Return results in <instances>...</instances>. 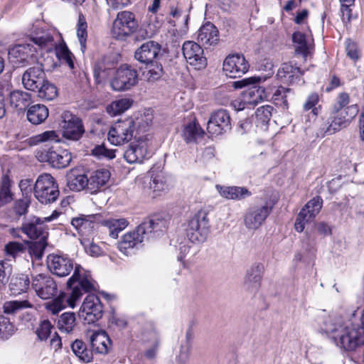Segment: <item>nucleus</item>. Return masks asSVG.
Returning <instances> with one entry per match:
<instances>
[{"instance_id":"nucleus-22","label":"nucleus","mask_w":364,"mask_h":364,"mask_svg":"<svg viewBox=\"0 0 364 364\" xmlns=\"http://www.w3.org/2000/svg\"><path fill=\"white\" fill-rule=\"evenodd\" d=\"M149 156L147 143L144 141L130 144L124 152V157L129 164L141 163Z\"/></svg>"},{"instance_id":"nucleus-27","label":"nucleus","mask_w":364,"mask_h":364,"mask_svg":"<svg viewBox=\"0 0 364 364\" xmlns=\"http://www.w3.org/2000/svg\"><path fill=\"white\" fill-rule=\"evenodd\" d=\"M110 178V172L107 169L102 168L92 171L87 177V191L95 194L107 184Z\"/></svg>"},{"instance_id":"nucleus-43","label":"nucleus","mask_w":364,"mask_h":364,"mask_svg":"<svg viewBox=\"0 0 364 364\" xmlns=\"http://www.w3.org/2000/svg\"><path fill=\"white\" fill-rule=\"evenodd\" d=\"M53 328V325L48 319L43 318L37 323L34 332L38 341H46L50 336Z\"/></svg>"},{"instance_id":"nucleus-47","label":"nucleus","mask_w":364,"mask_h":364,"mask_svg":"<svg viewBox=\"0 0 364 364\" xmlns=\"http://www.w3.org/2000/svg\"><path fill=\"white\" fill-rule=\"evenodd\" d=\"M293 42L296 45V52L306 56L311 48V43L307 41L306 36L301 32H295L292 36Z\"/></svg>"},{"instance_id":"nucleus-44","label":"nucleus","mask_w":364,"mask_h":364,"mask_svg":"<svg viewBox=\"0 0 364 364\" xmlns=\"http://www.w3.org/2000/svg\"><path fill=\"white\" fill-rule=\"evenodd\" d=\"M76 325V316L73 312H65L60 316L58 326L60 331L70 333Z\"/></svg>"},{"instance_id":"nucleus-56","label":"nucleus","mask_w":364,"mask_h":364,"mask_svg":"<svg viewBox=\"0 0 364 364\" xmlns=\"http://www.w3.org/2000/svg\"><path fill=\"white\" fill-rule=\"evenodd\" d=\"M16 331L14 325L3 315H0V337L7 339Z\"/></svg>"},{"instance_id":"nucleus-28","label":"nucleus","mask_w":364,"mask_h":364,"mask_svg":"<svg viewBox=\"0 0 364 364\" xmlns=\"http://www.w3.org/2000/svg\"><path fill=\"white\" fill-rule=\"evenodd\" d=\"M143 183L148 185L147 187H144L146 193L152 198L159 196L167 188L166 178L163 173H152L151 177H144Z\"/></svg>"},{"instance_id":"nucleus-57","label":"nucleus","mask_w":364,"mask_h":364,"mask_svg":"<svg viewBox=\"0 0 364 364\" xmlns=\"http://www.w3.org/2000/svg\"><path fill=\"white\" fill-rule=\"evenodd\" d=\"M350 102L349 95L346 92L338 94L336 103L332 107V113H336L343 109H345Z\"/></svg>"},{"instance_id":"nucleus-5","label":"nucleus","mask_w":364,"mask_h":364,"mask_svg":"<svg viewBox=\"0 0 364 364\" xmlns=\"http://www.w3.org/2000/svg\"><path fill=\"white\" fill-rule=\"evenodd\" d=\"M186 235L193 243L204 242L210 232L209 219L205 210L196 213L187 223Z\"/></svg>"},{"instance_id":"nucleus-24","label":"nucleus","mask_w":364,"mask_h":364,"mask_svg":"<svg viewBox=\"0 0 364 364\" xmlns=\"http://www.w3.org/2000/svg\"><path fill=\"white\" fill-rule=\"evenodd\" d=\"M197 39L199 43L208 48L218 43L219 31L213 23L206 22L198 30Z\"/></svg>"},{"instance_id":"nucleus-64","label":"nucleus","mask_w":364,"mask_h":364,"mask_svg":"<svg viewBox=\"0 0 364 364\" xmlns=\"http://www.w3.org/2000/svg\"><path fill=\"white\" fill-rule=\"evenodd\" d=\"M72 225L79 232H82L83 229L91 225V223L85 217H76L71 220Z\"/></svg>"},{"instance_id":"nucleus-53","label":"nucleus","mask_w":364,"mask_h":364,"mask_svg":"<svg viewBox=\"0 0 364 364\" xmlns=\"http://www.w3.org/2000/svg\"><path fill=\"white\" fill-rule=\"evenodd\" d=\"M36 92L39 97L46 100H52L58 95L56 87L46 79L45 80V83H43L42 86Z\"/></svg>"},{"instance_id":"nucleus-55","label":"nucleus","mask_w":364,"mask_h":364,"mask_svg":"<svg viewBox=\"0 0 364 364\" xmlns=\"http://www.w3.org/2000/svg\"><path fill=\"white\" fill-rule=\"evenodd\" d=\"M31 144H38L39 143L47 141L58 142L60 141L59 136L55 131H46L41 134L33 136L30 139Z\"/></svg>"},{"instance_id":"nucleus-8","label":"nucleus","mask_w":364,"mask_h":364,"mask_svg":"<svg viewBox=\"0 0 364 364\" xmlns=\"http://www.w3.org/2000/svg\"><path fill=\"white\" fill-rule=\"evenodd\" d=\"M138 82V73L131 65H121L114 73L110 86L115 91L130 90Z\"/></svg>"},{"instance_id":"nucleus-50","label":"nucleus","mask_w":364,"mask_h":364,"mask_svg":"<svg viewBox=\"0 0 364 364\" xmlns=\"http://www.w3.org/2000/svg\"><path fill=\"white\" fill-rule=\"evenodd\" d=\"M191 348L192 343L191 333L187 332L186 335V341L183 343L181 344L179 353L176 357V360L178 363L181 364H185L188 361L191 356Z\"/></svg>"},{"instance_id":"nucleus-59","label":"nucleus","mask_w":364,"mask_h":364,"mask_svg":"<svg viewBox=\"0 0 364 364\" xmlns=\"http://www.w3.org/2000/svg\"><path fill=\"white\" fill-rule=\"evenodd\" d=\"M46 245V240H39L38 242H33L29 246V253L39 259L43 255Z\"/></svg>"},{"instance_id":"nucleus-54","label":"nucleus","mask_w":364,"mask_h":364,"mask_svg":"<svg viewBox=\"0 0 364 364\" xmlns=\"http://www.w3.org/2000/svg\"><path fill=\"white\" fill-rule=\"evenodd\" d=\"M31 306L32 305L26 300L9 301L4 304L3 309L5 314H12L20 309L31 308Z\"/></svg>"},{"instance_id":"nucleus-52","label":"nucleus","mask_w":364,"mask_h":364,"mask_svg":"<svg viewBox=\"0 0 364 364\" xmlns=\"http://www.w3.org/2000/svg\"><path fill=\"white\" fill-rule=\"evenodd\" d=\"M322 203V198L319 196H316L310 200L301 210H305L306 215L309 216V218L314 220L321 209Z\"/></svg>"},{"instance_id":"nucleus-36","label":"nucleus","mask_w":364,"mask_h":364,"mask_svg":"<svg viewBox=\"0 0 364 364\" xmlns=\"http://www.w3.org/2000/svg\"><path fill=\"white\" fill-rule=\"evenodd\" d=\"M71 349L78 359L83 363H90L93 359L92 350L82 340L76 339L71 344Z\"/></svg>"},{"instance_id":"nucleus-45","label":"nucleus","mask_w":364,"mask_h":364,"mask_svg":"<svg viewBox=\"0 0 364 364\" xmlns=\"http://www.w3.org/2000/svg\"><path fill=\"white\" fill-rule=\"evenodd\" d=\"M133 101L132 100L123 98L112 102L107 107L106 109L110 115L116 116L129 109Z\"/></svg>"},{"instance_id":"nucleus-11","label":"nucleus","mask_w":364,"mask_h":364,"mask_svg":"<svg viewBox=\"0 0 364 364\" xmlns=\"http://www.w3.org/2000/svg\"><path fill=\"white\" fill-rule=\"evenodd\" d=\"M272 207L267 203L250 206L243 216L244 225L246 228L250 230H257L264 223L272 212Z\"/></svg>"},{"instance_id":"nucleus-38","label":"nucleus","mask_w":364,"mask_h":364,"mask_svg":"<svg viewBox=\"0 0 364 364\" xmlns=\"http://www.w3.org/2000/svg\"><path fill=\"white\" fill-rule=\"evenodd\" d=\"M31 39L35 44L47 50H51L55 46L53 37L48 31L39 30L31 36Z\"/></svg>"},{"instance_id":"nucleus-25","label":"nucleus","mask_w":364,"mask_h":364,"mask_svg":"<svg viewBox=\"0 0 364 364\" xmlns=\"http://www.w3.org/2000/svg\"><path fill=\"white\" fill-rule=\"evenodd\" d=\"M42 154V160L49 163L53 167L56 168L67 167L72 160L71 153L66 149H62L59 151L48 149Z\"/></svg>"},{"instance_id":"nucleus-58","label":"nucleus","mask_w":364,"mask_h":364,"mask_svg":"<svg viewBox=\"0 0 364 364\" xmlns=\"http://www.w3.org/2000/svg\"><path fill=\"white\" fill-rule=\"evenodd\" d=\"M29 203L30 200L26 197H23L22 199L16 200L13 205L14 212L18 216H22L26 214L29 207Z\"/></svg>"},{"instance_id":"nucleus-9","label":"nucleus","mask_w":364,"mask_h":364,"mask_svg":"<svg viewBox=\"0 0 364 364\" xmlns=\"http://www.w3.org/2000/svg\"><path fill=\"white\" fill-rule=\"evenodd\" d=\"M136 27L134 14L127 11H121L113 22L112 34L116 39L124 40L134 33Z\"/></svg>"},{"instance_id":"nucleus-2","label":"nucleus","mask_w":364,"mask_h":364,"mask_svg":"<svg viewBox=\"0 0 364 364\" xmlns=\"http://www.w3.org/2000/svg\"><path fill=\"white\" fill-rule=\"evenodd\" d=\"M324 331L331 334L336 345L352 351L364 344V328L341 318H330L324 322Z\"/></svg>"},{"instance_id":"nucleus-32","label":"nucleus","mask_w":364,"mask_h":364,"mask_svg":"<svg viewBox=\"0 0 364 364\" xmlns=\"http://www.w3.org/2000/svg\"><path fill=\"white\" fill-rule=\"evenodd\" d=\"M302 74L300 68L293 66L291 63H283L277 70V76L283 82L292 84Z\"/></svg>"},{"instance_id":"nucleus-51","label":"nucleus","mask_w":364,"mask_h":364,"mask_svg":"<svg viewBox=\"0 0 364 364\" xmlns=\"http://www.w3.org/2000/svg\"><path fill=\"white\" fill-rule=\"evenodd\" d=\"M273 107L264 105L259 107L255 112L257 126L267 125L272 117Z\"/></svg>"},{"instance_id":"nucleus-40","label":"nucleus","mask_w":364,"mask_h":364,"mask_svg":"<svg viewBox=\"0 0 364 364\" xmlns=\"http://www.w3.org/2000/svg\"><path fill=\"white\" fill-rule=\"evenodd\" d=\"M31 97L26 92L15 90L10 94V104L20 110L25 109L30 103Z\"/></svg>"},{"instance_id":"nucleus-12","label":"nucleus","mask_w":364,"mask_h":364,"mask_svg":"<svg viewBox=\"0 0 364 364\" xmlns=\"http://www.w3.org/2000/svg\"><path fill=\"white\" fill-rule=\"evenodd\" d=\"M135 122L132 118L115 123L109 129L108 140L114 145H120L130 141L134 135Z\"/></svg>"},{"instance_id":"nucleus-19","label":"nucleus","mask_w":364,"mask_h":364,"mask_svg":"<svg viewBox=\"0 0 364 364\" xmlns=\"http://www.w3.org/2000/svg\"><path fill=\"white\" fill-rule=\"evenodd\" d=\"M161 46L157 42L149 41L144 43L134 52V58L143 64H150L157 60Z\"/></svg>"},{"instance_id":"nucleus-20","label":"nucleus","mask_w":364,"mask_h":364,"mask_svg":"<svg viewBox=\"0 0 364 364\" xmlns=\"http://www.w3.org/2000/svg\"><path fill=\"white\" fill-rule=\"evenodd\" d=\"M46 73L41 66L27 69L22 76L23 87L28 90L36 92L45 83Z\"/></svg>"},{"instance_id":"nucleus-4","label":"nucleus","mask_w":364,"mask_h":364,"mask_svg":"<svg viewBox=\"0 0 364 364\" xmlns=\"http://www.w3.org/2000/svg\"><path fill=\"white\" fill-rule=\"evenodd\" d=\"M358 111L357 105L347 106L336 113H332L331 111L330 118L321 127V132L323 134H333L341 129L346 127L358 114Z\"/></svg>"},{"instance_id":"nucleus-37","label":"nucleus","mask_w":364,"mask_h":364,"mask_svg":"<svg viewBox=\"0 0 364 364\" xmlns=\"http://www.w3.org/2000/svg\"><path fill=\"white\" fill-rule=\"evenodd\" d=\"M146 65V70L143 73V75L146 82L154 83L161 79L164 70L160 63L156 60Z\"/></svg>"},{"instance_id":"nucleus-18","label":"nucleus","mask_w":364,"mask_h":364,"mask_svg":"<svg viewBox=\"0 0 364 364\" xmlns=\"http://www.w3.org/2000/svg\"><path fill=\"white\" fill-rule=\"evenodd\" d=\"M47 266L51 273L59 277L68 276L74 268L71 259L54 254L48 256Z\"/></svg>"},{"instance_id":"nucleus-10","label":"nucleus","mask_w":364,"mask_h":364,"mask_svg":"<svg viewBox=\"0 0 364 364\" xmlns=\"http://www.w3.org/2000/svg\"><path fill=\"white\" fill-rule=\"evenodd\" d=\"M59 215V212L54 210L53 213L48 217H33L30 221L23 224L21 227L22 232L32 240H46L48 233L46 230L44 223L51 222L56 219Z\"/></svg>"},{"instance_id":"nucleus-49","label":"nucleus","mask_w":364,"mask_h":364,"mask_svg":"<svg viewBox=\"0 0 364 364\" xmlns=\"http://www.w3.org/2000/svg\"><path fill=\"white\" fill-rule=\"evenodd\" d=\"M112 67V63L106 64V58L96 64L94 69V77L97 83H101L109 75Z\"/></svg>"},{"instance_id":"nucleus-60","label":"nucleus","mask_w":364,"mask_h":364,"mask_svg":"<svg viewBox=\"0 0 364 364\" xmlns=\"http://www.w3.org/2000/svg\"><path fill=\"white\" fill-rule=\"evenodd\" d=\"M25 250L23 244L18 242H10L5 246V252L7 255L15 258L18 254Z\"/></svg>"},{"instance_id":"nucleus-61","label":"nucleus","mask_w":364,"mask_h":364,"mask_svg":"<svg viewBox=\"0 0 364 364\" xmlns=\"http://www.w3.org/2000/svg\"><path fill=\"white\" fill-rule=\"evenodd\" d=\"M311 220L312 219L309 218V216L306 215L305 210H300L294 224L295 230L299 232H301L304 230L305 224L310 223Z\"/></svg>"},{"instance_id":"nucleus-21","label":"nucleus","mask_w":364,"mask_h":364,"mask_svg":"<svg viewBox=\"0 0 364 364\" xmlns=\"http://www.w3.org/2000/svg\"><path fill=\"white\" fill-rule=\"evenodd\" d=\"M264 273V265L257 262L253 264L247 271L245 277L243 287L245 290L251 294L256 293L261 284V279Z\"/></svg>"},{"instance_id":"nucleus-3","label":"nucleus","mask_w":364,"mask_h":364,"mask_svg":"<svg viewBox=\"0 0 364 364\" xmlns=\"http://www.w3.org/2000/svg\"><path fill=\"white\" fill-rule=\"evenodd\" d=\"M266 77L254 76L232 82V86L235 89H241L248 87L242 94L243 102L248 105H256L267 98V92L265 89L258 85L262 81H264Z\"/></svg>"},{"instance_id":"nucleus-17","label":"nucleus","mask_w":364,"mask_h":364,"mask_svg":"<svg viewBox=\"0 0 364 364\" xmlns=\"http://www.w3.org/2000/svg\"><path fill=\"white\" fill-rule=\"evenodd\" d=\"M183 54L186 61L196 69L200 70L207 65L201 46L193 41H186L182 47Z\"/></svg>"},{"instance_id":"nucleus-31","label":"nucleus","mask_w":364,"mask_h":364,"mask_svg":"<svg viewBox=\"0 0 364 364\" xmlns=\"http://www.w3.org/2000/svg\"><path fill=\"white\" fill-rule=\"evenodd\" d=\"M138 337L144 344L160 343L159 331L152 321H146L142 324Z\"/></svg>"},{"instance_id":"nucleus-62","label":"nucleus","mask_w":364,"mask_h":364,"mask_svg":"<svg viewBox=\"0 0 364 364\" xmlns=\"http://www.w3.org/2000/svg\"><path fill=\"white\" fill-rule=\"evenodd\" d=\"M346 51L348 57L351 60L356 61L360 58V53L358 46L350 40H348L346 42Z\"/></svg>"},{"instance_id":"nucleus-16","label":"nucleus","mask_w":364,"mask_h":364,"mask_svg":"<svg viewBox=\"0 0 364 364\" xmlns=\"http://www.w3.org/2000/svg\"><path fill=\"white\" fill-rule=\"evenodd\" d=\"M230 129V114L227 110L223 109L213 112L207 123V130L213 136L222 134Z\"/></svg>"},{"instance_id":"nucleus-29","label":"nucleus","mask_w":364,"mask_h":364,"mask_svg":"<svg viewBox=\"0 0 364 364\" xmlns=\"http://www.w3.org/2000/svg\"><path fill=\"white\" fill-rule=\"evenodd\" d=\"M111 340L108 335L102 331H96L90 337V346L92 353L107 354L111 348Z\"/></svg>"},{"instance_id":"nucleus-35","label":"nucleus","mask_w":364,"mask_h":364,"mask_svg":"<svg viewBox=\"0 0 364 364\" xmlns=\"http://www.w3.org/2000/svg\"><path fill=\"white\" fill-rule=\"evenodd\" d=\"M203 130L199 124L195 122L186 124L183 130V138L186 143H194L203 137Z\"/></svg>"},{"instance_id":"nucleus-26","label":"nucleus","mask_w":364,"mask_h":364,"mask_svg":"<svg viewBox=\"0 0 364 364\" xmlns=\"http://www.w3.org/2000/svg\"><path fill=\"white\" fill-rule=\"evenodd\" d=\"M31 55V48L28 44L16 45L8 53L9 61L16 67L26 66Z\"/></svg>"},{"instance_id":"nucleus-13","label":"nucleus","mask_w":364,"mask_h":364,"mask_svg":"<svg viewBox=\"0 0 364 364\" xmlns=\"http://www.w3.org/2000/svg\"><path fill=\"white\" fill-rule=\"evenodd\" d=\"M103 306L100 298L95 294H88L81 307L80 316L88 323H92L102 318Z\"/></svg>"},{"instance_id":"nucleus-41","label":"nucleus","mask_w":364,"mask_h":364,"mask_svg":"<svg viewBox=\"0 0 364 364\" xmlns=\"http://www.w3.org/2000/svg\"><path fill=\"white\" fill-rule=\"evenodd\" d=\"M30 284V280L26 275L13 277L9 284V289L12 294L18 295L26 291Z\"/></svg>"},{"instance_id":"nucleus-42","label":"nucleus","mask_w":364,"mask_h":364,"mask_svg":"<svg viewBox=\"0 0 364 364\" xmlns=\"http://www.w3.org/2000/svg\"><path fill=\"white\" fill-rule=\"evenodd\" d=\"M55 52L57 58L61 62L66 63L70 69H74L75 64L73 61L74 55L69 50L65 42H62L55 46Z\"/></svg>"},{"instance_id":"nucleus-23","label":"nucleus","mask_w":364,"mask_h":364,"mask_svg":"<svg viewBox=\"0 0 364 364\" xmlns=\"http://www.w3.org/2000/svg\"><path fill=\"white\" fill-rule=\"evenodd\" d=\"M144 233L139 231V226L134 231L127 232L123 235L118 242L119 250L125 255L132 253L134 248L138 247L143 242Z\"/></svg>"},{"instance_id":"nucleus-33","label":"nucleus","mask_w":364,"mask_h":364,"mask_svg":"<svg viewBox=\"0 0 364 364\" xmlns=\"http://www.w3.org/2000/svg\"><path fill=\"white\" fill-rule=\"evenodd\" d=\"M67 186L73 191H87V176L71 170L67 175Z\"/></svg>"},{"instance_id":"nucleus-63","label":"nucleus","mask_w":364,"mask_h":364,"mask_svg":"<svg viewBox=\"0 0 364 364\" xmlns=\"http://www.w3.org/2000/svg\"><path fill=\"white\" fill-rule=\"evenodd\" d=\"M11 274V267L7 262L0 261V283L6 284Z\"/></svg>"},{"instance_id":"nucleus-14","label":"nucleus","mask_w":364,"mask_h":364,"mask_svg":"<svg viewBox=\"0 0 364 364\" xmlns=\"http://www.w3.org/2000/svg\"><path fill=\"white\" fill-rule=\"evenodd\" d=\"M32 288L42 299H48L57 294V284L47 274H38L32 277Z\"/></svg>"},{"instance_id":"nucleus-6","label":"nucleus","mask_w":364,"mask_h":364,"mask_svg":"<svg viewBox=\"0 0 364 364\" xmlns=\"http://www.w3.org/2000/svg\"><path fill=\"white\" fill-rule=\"evenodd\" d=\"M33 192L36 198L45 204L55 201L59 196L58 184L55 178L48 173H43L38 177Z\"/></svg>"},{"instance_id":"nucleus-46","label":"nucleus","mask_w":364,"mask_h":364,"mask_svg":"<svg viewBox=\"0 0 364 364\" xmlns=\"http://www.w3.org/2000/svg\"><path fill=\"white\" fill-rule=\"evenodd\" d=\"M11 181L8 176L2 178L0 183V207H3L13 200L11 191Z\"/></svg>"},{"instance_id":"nucleus-1","label":"nucleus","mask_w":364,"mask_h":364,"mask_svg":"<svg viewBox=\"0 0 364 364\" xmlns=\"http://www.w3.org/2000/svg\"><path fill=\"white\" fill-rule=\"evenodd\" d=\"M70 293L61 292L53 301L46 304V309L57 314L66 306L75 308L84 294L95 290V282L80 265H75L73 274L67 282Z\"/></svg>"},{"instance_id":"nucleus-15","label":"nucleus","mask_w":364,"mask_h":364,"mask_svg":"<svg viewBox=\"0 0 364 364\" xmlns=\"http://www.w3.org/2000/svg\"><path fill=\"white\" fill-rule=\"evenodd\" d=\"M250 68V64L241 54L229 55L223 62V71L231 78L240 77Z\"/></svg>"},{"instance_id":"nucleus-30","label":"nucleus","mask_w":364,"mask_h":364,"mask_svg":"<svg viewBox=\"0 0 364 364\" xmlns=\"http://www.w3.org/2000/svg\"><path fill=\"white\" fill-rule=\"evenodd\" d=\"M166 227V222L159 216H152L145 220L139 225V231L144 233V237H149L151 233L162 232Z\"/></svg>"},{"instance_id":"nucleus-34","label":"nucleus","mask_w":364,"mask_h":364,"mask_svg":"<svg viewBox=\"0 0 364 364\" xmlns=\"http://www.w3.org/2000/svg\"><path fill=\"white\" fill-rule=\"evenodd\" d=\"M48 117V109L43 105H34L27 111V119L33 124L43 122Z\"/></svg>"},{"instance_id":"nucleus-7","label":"nucleus","mask_w":364,"mask_h":364,"mask_svg":"<svg viewBox=\"0 0 364 364\" xmlns=\"http://www.w3.org/2000/svg\"><path fill=\"white\" fill-rule=\"evenodd\" d=\"M59 127L63 136L68 140L78 141L85 133L82 120L69 111L61 114Z\"/></svg>"},{"instance_id":"nucleus-48","label":"nucleus","mask_w":364,"mask_h":364,"mask_svg":"<svg viewBox=\"0 0 364 364\" xmlns=\"http://www.w3.org/2000/svg\"><path fill=\"white\" fill-rule=\"evenodd\" d=\"M87 23L86 19L82 13L79 14L78 21L77 23V36L78 38L80 48L82 52L86 48V41L87 37Z\"/></svg>"},{"instance_id":"nucleus-39","label":"nucleus","mask_w":364,"mask_h":364,"mask_svg":"<svg viewBox=\"0 0 364 364\" xmlns=\"http://www.w3.org/2000/svg\"><path fill=\"white\" fill-rule=\"evenodd\" d=\"M102 224L108 229L110 237L117 238L119 232L128 225V222L124 218H110L103 220Z\"/></svg>"}]
</instances>
